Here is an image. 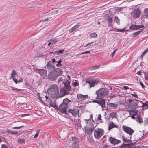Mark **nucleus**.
Listing matches in <instances>:
<instances>
[{
	"mask_svg": "<svg viewBox=\"0 0 148 148\" xmlns=\"http://www.w3.org/2000/svg\"><path fill=\"white\" fill-rule=\"evenodd\" d=\"M109 140L111 143L113 144H118L121 142V141L113 138L112 137H110L109 138Z\"/></svg>",
	"mask_w": 148,
	"mask_h": 148,
	"instance_id": "obj_16",
	"label": "nucleus"
},
{
	"mask_svg": "<svg viewBox=\"0 0 148 148\" xmlns=\"http://www.w3.org/2000/svg\"><path fill=\"white\" fill-rule=\"evenodd\" d=\"M90 51H86L84 52H81L80 53L81 54H89L90 53Z\"/></svg>",
	"mask_w": 148,
	"mask_h": 148,
	"instance_id": "obj_46",
	"label": "nucleus"
},
{
	"mask_svg": "<svg viewBox=\"0 0 148 148\" xmlns=\"http://www.w3.org/2000/svg\"><path fill=\"white\" fill-rule=\"evenodd\" d=\"M123 88L125 90H127L129 89V88L128 86H124L123 87Z\"/></svg>",
	"mask_w": 148,
	"mask_h": 148,
	"instance_id": "obj_54",
	"label": "nucleus"
},
{
	"mask_svg": "<svg viewBox=\"0 0 148 148\" xmlns=\"http://www.w3.org/2000/svg\"><path fill=\"white\" fill-rule=\"evenodd\" d=\"M99 66H95L92 67L91 70H93L98 69L99 68Z\"/></svg>",
	"mask_w": 148,
	"mask_h": 148,
	"instance_id": "obj_41",
	"label": "nucleus"
},
{
	"mask_svg": "<svg viewBox=\"0 0 148 148\" xmlns=\"http://www.w3.org/2000/svg\"><path fill=\"white\" fill-rule=\"evenodd\" d=\"M58 40L57 39H51L50 40V41L51 42V44H55L56 42Z\"/></svg>",
	"mask_w": 148,
	"mask_h": 148,
	"instance_id": "obj_39",
	"label": "nucleus"
},
{
	"mask_svg": "<svg viewBox=\"0 0 148 148\" xmlns=\"http://www.w3.org/2000/svg\"><path fill=\"white\" fill-rule=\"evenodd\" d=\"M93 128H89L86 130L87 134H91L93 132Z\"/></svg>",
	"mask_w": 148,
	"mask_h": 148,
	"instance_id": "obj_31",
	"label": "nucleus"
},
{
	"mask_svg": "<svg viewBox=\"0 0 148 148\" xmlns=\"http://www.w3.org/2000/svg\"><path fill=\"white\" fill-rule=\"evenodd\" d=\"M73 84L75 85V86H77L78 85V84L76 82H74Z\"/></svg>",
	"mask_w": 148,
	"mask_h": 148,
	"instance_id": "obj_58",
	"label": "nucleus"
},
{
	"mask_svg": "<svg viewBox=\"0 0 148 148\" xmlns=\"http://www.w3.org/2000/svg\"><path fill=\"white\" fill-rule=\"evenodd\" d=\"M53 71L56 72L57 75H58V76L61 75L63 72L62 70L59 68H57Z\"/></svg>",
	"mask_w": 148,
	"mask_h": 148,
	"instance_id": "obj_20",
	"label": "nucleus"
},
{
	"mask_svg": "<svg viewBox=\"0 0 148 148\" xmlns=\"http://www.w3.org/2000/svg\"><path fill=\"white\" fill-rule=\"evenodd\" d=\"M114 21L115 22H116L117 23L120 24V20L117 16H115L114 17Z\"/></svg>",
	"mask_w": 148,
	"mask_h": 148,
	"instance_id": "obj_35",
	"label": "nucleus"
},
{
	"mask_svg": "<svg viewBox=\"0 0 148 148\" xmlns=\"http://www.w3.org/2000/svg\"><path fill=\"white\" fill-rule=\"evenodd\" d=\"M23 127V126H19V127H13L12 128L13 129H18L21 128Z\"/></svg>",
	"mask_w": 148,
	"mask_h": 148,
	"instance_id": "obj_49",
	"label": "nucleus"
},
{
	"mask_svg": "<svg viewBox=\"0 0 148 148\" xmlns=\"http://www.w3.org/2000/svg\"><path fill=\"white\" fill-rule=\"evenodd\" d=\"M11 77L12 78L13 80V78H15L14 77L16 75H17V73L15 72L14 70H13L12 71V73L11 74Z\"/></svg>",
	"mask_w": 148,
	"mask_h": 148,
	"instance_id": "obj_32",
	"label": "nucleus"
},
{
	"mask_svg": "<svg viewBox=\"0 0 148 148\" xmlns=\"http://www.w3.org/2000/svg\"><path fill=\"white\" fill-rule=\"evenodd\" d=\"M39 131H40L39 130H38L37 131V133H36V134H35V136H34V137L35 138H36L38 136V134H39Z\"/></svg>",
	"mask_w": 148,
	"mask_h": 148,
	"instance_id": "obj_47",
	"label": "nucleus"
},
{
	"mask_svg": "<svg viewBox=\"0 0 148 148\" xmlns=\"http://www.w3.org/2000/svg\"><path fill=\"white\" fill-rule=\"evenodd\" d=\"M114 128H117L118 126L112 122V123H110L109 124L108 127V130H110Z\"/></svg>",
	"mask_w": 148,
	"mask_h": 148,
	"instance_id": "obj_21",
	"label": "nucleus"
},
{
	"mask_svg": "<svg viewBox=\"0 0 148 148\" xmlns=\"http://www.w3.org/2000/svg\"><path fill=\"white\" fill-rule=\"evenodd\" d=\"M109 93V91L106 89L103 88L99 89L96 91V98L101 99L103 97L108 95Z\"/></svg>",
	"mask_w": 148,
	"mask_h": 148,
	"instance_id": "obj_4",
	"label": "nucleus"
},
{
	"mask_svg": "<svg viewBox=\"0 0 148 148\" xmlns=\"http://www.w3.org/2000/svg\"><path fill=\"white\" fill-rule=\"evenodd\" d=\"M56 65L57 66H61L62 65L61 64H60L59 63H58Z\"/></svg>",
	"mask_w": 148,
	"mask_h": 148,
	"instance_id": "obj_63",
	"label": "nucleus"
},
{
	"mask_svg": "<svg viewBox=\"0 0 148 148\" xmlns=\"http://www.w3.org/2000/svg\"><path fill=\"white\" fill-rule=\"evenodd\" d=\"M11 88H12V90H15L16 91H19L21 90V89H17L15 87H11Z\"/></svg>",
	"mask_w": 148,
	"mask_h": 148,
	"instance_id": "obj_44",
	"label": "nucleus"
},
{
	"mask_svg": "<svg viewBox=\"0 0 148 148\" xmlns=\"http://www.w3.org/2000/svg\"><path fill=\"white\" fill-rule=\"evenodd\" d=\"M79 111V110L77 109H69L66 115L68 117H72L73 116L75 117L78 114Z\"/></svg>",
	"mask_w": 148,
	"mask_h": 148,
	"instance_id": "obj_6",
	"label": "nucleus"
},
{
	"mask_svg": "<svg viewBox=\"0 0 148 148\" xmlns=\"http://www.w3.org/2000/svg\"><path fill=\"white\" fill-rule=\"evenodd\" d=\"M48 92L54 98L58 97L59 95L58 86L56 84L50 85L48 90Z\"/></svg>",
	"mask_w": 148,
	"mask_h": 148,
	"instance_id": "obj_2",
	"label": "nucleus"
},
{
	"mask_svg": "<svg viewBox=\"0 0 148 148\" xmlns=\"http://www.w3.org/2000/svg\"><path fill=\"white\" fill-rule=\"evenodd\" d=\"M90 37L95 38L97 37V35L95 33H92L89 35Z\"/></svg>",
	"mask_w": 148,
	"mask_h": 148,
	"instance_id": "obj_36",
	"label": "nucleus"
},
{
	"mask_svg": "<svg viewBox=\"0 0 148 148\" xmlns=\"http://www.w3.org/2000/svg\"><path fill=\"white\" fill-rule=\"evenodd\" d=\"M77 96L78 99L79 101L84 100L88 97V95H82L81 94H77Z\"/></svg>",
	"mask_w": 148,
	"mask_h": 148,
	"instance_id": "obj_15",
	"label": "nucleus"
},
{
	"mask_svg": "<svg viewBox=\"0 0 148 148\" xmlns=\"http://www.w3.org/2000/svg\"><path fill=\"white\" fill-rule=\"evenodd\" d=\"M64 51V50H60L59 51H56L55 53H54L56 54L57 55H59L60 53H63V52Z\"/></svg>",
	"mask_w": 148,
	"mask_h": 148,
	"instance_id": "obj_37",
	"label": "nucleus"
},
{
	"mask_svg": "<svg viewBox=\"0 0 148 148\" xmlns=\"http://www.w3.org/2000/svg\"><path fill=\"white\" fill-rule=\"evenodd\" d=\"M69 144L67 143L72 148H79V141L78 139L75 137H72L70 138Z\"/></svg>",
	"mask_w": 148,
	"mask_h": 148,
	"instance_id": "obj_5",
	"label": "nucleus"
},
{
	"mask_svg": "<svg viewBox=\"0 0 148 148\" xmlns=\"http://www.w3.org/2000/svg\"><path fill=\"white\" fill-rule=\"evenodd\" d=\"M131 14L134 18H138L140 16V10L138 8L135 9L132 12Z\"/></svg>",
	"mask_w": 148,
	"mask_h": 148,
	"instance_id": "obj_9",
	"label": "nucleus"
},
{
	"mask_svg": "<svg viewBox=\"0 0 148 148\" xmlns=\"http://www.w3.org/2000/svg\"><path fill=\"white\" fill-rule=\"evenodd\" d=\"M98 82V81L95 79H88L86 81V83L88 84L90 88L94 86L95 85L97 84Z\"/></svg>",
	"mask_w": 148,
	"mask_h": 148,
	"instance_id": "obj_13",
	"label": "nucleus"
},
{
	"mask_svg": "<svg viewBox=\"0 0 148 148\" xmlns=\"http://www.w3.org/2000/svg\"><path fill=\"white\" fill-rule=\"evenodd\" d=\"M105 101L104 99H101L99 100L98 103V104L100 105L103 108L105 107Z\"/></svg>",
	"mask_w": 148,
	"mask_h": 148,
	"instance_id": "obj_23",
	"label": "nucleus"
},
{
	"mask_svg": "<svg viewBox=\"0 0 148 148\" xmlns=\"http://www.w3.org/2000/svg\"><path fill=\"white\" fill-rule=\"evenodd\" d=\"M52 60L53 62V63H54L55 62H56V59L54 58H53L52 59Z\"/></svg>",
	"mask_w": 148,
	"mask_h": 148,
	"instance_id": "obj_62",
	"label": "nucleus"
},
{
	"mask_svg": "<svg viewBox=\"0 0 148 148\" xmlns=\"http://www.w3.org/2000/svg\"><path fill=\"white\" fill-rule=\"evenodd\" d=\"M47 71L45 70L41 69L39 71V73L42 76H45L46 75Z\"/></svg>",
	"mask_w": 148,
	"mask_h": 148,
	"instance_id": "obj_24",
	"label": "nucleus"
},
{
	"mask_svg": "<svg viewBox=\"0 0 148 148\" xmlns=\"http://www.w3.org/2000/svg\"><path fill=\"white\" fill-rule=\"evenodd\" d=\"M131 95H132L134 97H135L136 98H138V96L136 94H131Z\"/></svg>",
	"mask_w": 148,
	"mask_h": 148,
	"instance_id": "obj_52",
	"label": "nucleus"
},
{
	"mask_svg": "<svg viewBox=\"0 0 148 148\" xmlns=\"http://www.w3.org/2000/svg\"><path fill=\"white\" fill-rule=\"evenodd\" d=\"M99 101V100H95L93 101V102H96V103H97L98 104Z\"/></svg>",
	"mask_w": 148,
	"mask_h": 148,
	"instance_id": "obj_60",
	"label": "nucleus"
},
{
	"mask_svg": "<svg viewBox=\"0 0 148 148\" xmlns=\"http://www.w3.org/2000/svg\"><path fill=\"white\" fill-rule=\"evenodd\" d=\"M122 129L124 131L131 136L134 132V130L131 128L127 127L124 125L122 126Z\"/></svg>",
	"mask_w": 148,
	"mask_h": 148,
	"instance_id": "obj_11",
	"label": "nucleus"
},
{
	"mask_svg": "<svg viewBox=\"0 0 148 148\" xmlns=\"http://www.w3.org/2000/svg\"><path fill=\"white\" fill-rule=\"evenodd\" d=\"M114 31L117 32H123L125 31L124 30V29H119L116 28H115L114 29Z\"/></svg>",
	"mask_w": 148,
	"mask_h": 148,
	"instance_id": "obj_43",
	"label": "nucleus"
},
{
	"mask_svg": "<svg viewBox=\"0 0 148 148\" xmlns=\"http://www.w3.org/2000/svg\"><path fill=\"white\" fill-rule=\"evenodd\" d=\"M144 27L143 25H132L130 27V29L131 30H138L140 28H142Z\"/></svg>",
	"mask_w": 148,
	"mask_h": 148,
	"instance_id": "obj_14",
	"label": "nucleus"
},
{
	"mask_svg": "<svg viewBox=\"0 0 148 148\" xmlns=\"http://www.w3.org/2000/svg\"><path fill=\"white\" fill-rule=\"evenodd\" d=\"M108 105L109 108L111 109H116L118 106L117 104L112 103L108 104Z\"/></svg>",
	"mask_w": 148,
	"mask_h": 148,
	"instance_id": "obj_18",
	"label": "nucleus"
},
{
	"mask_svg": "<svg viewBox=\"0 0 148 148\" xmlns=\"http://www.w3.org/2000/svg\"><path fill=\"white\" fill-rule=\"evenodd\" d=\"M117 51V49L115 50L111 54V56H112V57L114 56V54H115V52Z\"/></svg>",
	"mask_w": 148,
	"mask_h": 148,
	"instance_id": "obj_51",
	"label": "nucleus"
},
{
	"mask_svg": "<svg viewBox=\"0 0 148 148\" xmlns=\"http://www.w3.org/2000/svg\"><path fill=\"white\" fill-rule=\"evenodd\" d=\"M41 69H34V71L36 72H37L39 73V71H40Z\"/></svg>",
	"mask_w": 148,
	"mask_h": 148,
	"instance_id": "obj_53",
	"label": "nucleus"
},
{
	"mask_svg": "<svg viewBox=\"0 0 148 148\" xmlns=\"http://www.w3.org/2000/svg\"><path fill=\"white\" fill-rule=\"evenodd\" d=\"M51 107H53L55 108H57V106L56 105V104L55 102H52L51 101L49 103Z\"/></svg>",
	"mask_w": 148,
	"mask_h": 148,
	"instance_id": "obj_30",
	"label": "nucleus"
},
{
	"mask_svg": "<svg viewBox=\"0 0 148 148\" xmlns=\"http://www.w3.org/2000/svg\"><path fill=\"white\" fill-rule=\"evenodd\" d=\"M116 97V95H113V96H111L110 97V100L111 99L115 97Z\"/></svg>",
	"mask_w": 148,
	"mask_h": 148,
	"instance_id": "obj_59",
	"label": "nucleus"
},
{
	"mask_svg": "<svg viewBox=\"0 0 148 148\" xmlns=\"http://www.w3.org/2000/svg\"><path fill=\"white\" fill-rule=\"evenodd\" d=\"M18 142L20 144H24L25 143V141L24 139L23 138H19L18 140Z\"/></svg>",
	"mask_w": 148,
	"mask_h": 148,
	"instance_id": "obj_34",
	"label": "nucleus"
},
{
	"mask_svg": "<svg viewBox=\"0 0 148 148\" xmlns=\"http://www.w3.org/2000/svg\"><path fill=\"white\" fill-rule=\"evenodd\" d=\"M148 48L145 50L141 56V57H143L145 54L148 51Z\"/></svg>",
	"mask_w": 148,
	"mask_h": 148,
	"instance_id": "obj_45",
	"label": "nucleus"
},
{
	"mask_svg": "<svg viewBox=\"0 0 148 148\" xmlns=\"http://www.w3.org/2000/svg\"><path fill=\"white\" fill-rule=\"evenodd\" d=\"M104 18L106 21L108 23V26L111 27L112 28H113V20L111 17L107 14L104 16ZM113 29H112L110 30L111 31Z\"/></svg>",
	"mask_w": 148,
	"mask_h": 148,
	"instance_id": "obj_10",
	"label": "nucleus"
},
{
	"mask_svg": "<svg viewBox=\"0 0 148 148\" xmlns=\"http://www.w3.org/2000/svg\"><path fill=\"white\" fill-rule=\"evenodd\" d=\"M143 105L144 106H145L146 107H147V108L148 109V104H146L145 103H143Z\"/></svg>",
	"mask_w": 148,
	"mask_h": 148,
	"instance_id": "obj_61",
	"label": "nucleus"
},
{
	"mask_svg": "<svg viewBox=\"0 0 148 148\" xmlns=\"http://www.w3.org/2000/svg\"><path fill=\"white\" fill-rule=\"evenodd\" d=\"M142 32V31H139L136 32L133 34L132 37L133 38L136 37L137 36L140 34Z\"/></svg>",
	"mask_w": 148,
	"mask_h": 148,
	"instance_id": "obj_25",
	"label": "nucleus"
},
{
	"mask_svg": "<svg viewBox=\"0 0 148 148\" xmlns=\"http://www.w3.org/2000/svg\"><path fill=\"white\" fill-rule=\"evenodd\" d=\"M71 101V100H69L68 99L66 98L63 100V103H62L64 105H66L68 107V105Z\"/></svg>",
	"mask_w": 148,
	"mask_h": 148,
	"instance_id": "obj_22",
	"label": "nucleus"
},
{
	"mask_svg": "<svg viewBox=\"0 0 148 148\" xmlns=\"http://www.w3.org/2000/svg\"><path fill=\"white\" fill-rule=\"evenodd\" d=\"M103 130L101 129H97L94 131V136L97 139L100 138L104 134Z\"/></svg>",
	"mask_w": 148,
	"mask_h": 148,
	"instance_id": "obj_7",
	"label": "nucleus"
},
{
	"mask_svg": "<svg viewBox=\"0 0 148 148\" xmlns=\"http://www.w3.org/2000/svg\"><path fill=\"white\" fill-rule=\"evenodd\" d=\"M140 84L142 86V87L143 88H144L145 87V86L144 85L140 82Z\"/></svg>",
	"mask_w": 148,
	"mask_h": 148,
	"instance_id": "obj_55",
	"label": "nucleus"
},
{
	"mask_svg": "<svg viewBox=\"0 0 148 148\" xmlns=\"http://www.w3.org/2000/svg\"><path fill=\"white\" fill-rule=\"evenodd\" d=\"M47 68L48 69H49L50 68L52 69V66L51 65V62H48L47 65Z\"/></svg>",
	"mask_w": 148,
	"mask_h": 148,
	"instance_id": "obj_38",
	"label": "nucleus"
},
{
	"mask_svg": "<svg viewBox=\"0 0 148 148\" xmlns=\"http://www.w3.org/2000/svg\"><path fill=\"white\" fill-rule=\"evenodd\" d=\"M136 120L137 122H139V123H142L143 122V121L141 118V117L140 115H138L137 116V117L136 118Z\"/></svg>",
	"mask_w": 148,
	"mask_h": 148,
	"instance_id": "obj_27",
	"label": "nucleus"
},
{
	"mask_svg": "<svg viewBox=\"0 0 148 148\" xmlns=\"http://www.w3.org/2000/svg\"><path fill=\"white\" fill-rule=\"evenodd\" d=\"M80 26V23H78L69 29V31L70 33H72L76 29L78 28Z\"/></svg>",
	"mask_w": 148,
	"mask_h": 148,
	"instance_id": "obj_19",
	"label": "nucleus"
},
{
	"mask_svg": "<svg viewBox=\"0 0 148 148\" xmlns=\"http://www.w3.org/2000/svg\"><path fill=\"white\" fill-rule=\"evenodd\" d=\"M138 102L136 99H129L128 101L125 105V108L129 110L133 109L138 105Z\"/></svg>",
	"mask_w": 148,
	"mask_h": 148,
	"instance_id": "obj_3",
	"label": "nucleus"
},
{
	"mask_svg": "<svg viewBox=\"0 0 148 148\" xmlns=\"http://www.w3.org/2000/svg\"><path fill=\"white\" fill-rule=\"evenodd\" d=\"M97 119L98 120H100V121L101 120V114H99L98 115Z\"/></svg>",
	"mask_w": 148,
	"mask_h": 148,
	"instance_id": "obj_50",
	"label": "nucleus"
},
{
	"mask_svg": "<svg viewBox=\"0 0 148 148\" xmlns=\"http://www.w3.org/2000/svg\"><path fill=\"white\" fill-rule=\"evenodd\" d=\"M141 72L140 71H139L137 72V74L140 75H141Z\"/></svg>",
	"mask_w": 148,
	"mask_h": 148,
	"instance_id": "obj_64",
	"label": "nucleus"
},
{
	"mask_svg": "<svg viewBox=\"0 0 148 148\" xmlns=\"http://www.w3.org/2000/svg\"><path fill=\"white\" fill-rule=\"evenodd\" d=\"M58 85H59L60 83L61 82H62V83L63 84V79H62V77H60L58 79Z\"/></svg>",
	"mask_w": 148,
	"mask_h": 148,
	"instance_id": "obj_40",
	"label": "nucleus"
},
{
	"mask_svg": "<svg viewBox=\"0 0 148 148\" xmlns=\"http://www.w3.org/2000/svg\"><path fill=\"white\" fill-rule=\"evenodd\" d=\"M144 122L145 123L148 124V118H146L145 120L144 121Z\"/></svg>",
	"mask_w": 148,
	"mask_h": 148,
	"instance_id": "obj_57",
	"label": "nucleus"
},
{
	"mask_svg": "<svg viewBox=\"0 0 148 148\" xmlns=\"http://www.w3.org/2000/svg\"><path fill=\"white\" fill-rule=\"evenodd\" d=\"M130 115H135L136 114L137 112L136 110L129 111Z\"/></svg>",
	"mask_w": 148,
	"mask_h": 148,
	"instance_id": "obj_29",
	"label": "nucleus"
},
{
	"mask_svg": "<svg viewBox=\"0 0 148 148\" xmlns=\"http://www.w3.org/2000/svg\"><path fill=\"white\" fill-rule=\"evenodd\" d=\"M11 132L12 134H18V132L16 131Z\"/></svg>",
	"mask_w": 148,
	"mask_h": 148,
	"instance_id": "obj_56",
	"label": "nucleus"
},
{
	"mask_svg": "<svg viewBox=\"0 0 148 148\" xmlns=\"http://www.w3.org/2000/svg\"><path fill=\"white\" fill-rule=\"evenodd\" d=\"M58 76L57 75L56 72L53 71H51L47 76V79L53 81L56 80Z\"/></svg>",
	"mask_w": 148,
	"mask_h": 148,
	"instance_id": "obj_8",
	"label": "nucleus"
},
{
	"mask_svg": "<svg viewBox=\"0 0 148 148\" xmlns=\"http://www.w3.org/2000/svg\"><path fill=\"white\" fill-rule=\"evenodd\" d=\"M13 81L15 82V83L16 84L18 83H20L21 82H22L23 81V79L21 78H20L19 80H18L17 79H16L15 78H13Z\"/></svg>",
	"mask_w": 148,
	"mask_h": 148,
	"instance_id": "obj_28",
	"label": "nucleus"
},
{
	"mask_svg": "<svg viewBox=\"0 0 148 148\" xmlns=\"http://www.w3.org/2000/svg\"><path fill=\"white\" fill-rule=\"evenodd\" d=\"M143 17L145 19L148 18V8H145L144 10Z\"/></svg>",
	"mask_w": 148,
	"mask_h": 148,
	"instance_id": "obj_17",
	"label": "nucleus"
},
{
	"mask_svg": "<svg viewBox=\"0 0 148 148\" xmlns=\"http://www.w3.org/2000/svg\"><path fill=\"white\" fill-rule=\"evenodd\" d=\"M67 108L68 107L66 105H64L62 103L60 106L58 110L62 113H65L66 114L67 112L66 111Z\"/></svg>",
	"mask_w": 148,
	"mask_h": 148,
	"instance_id": "obj_12",
	"label": "nucleus"
},
{
	"mask_svg": "<svg viewBox=\"0 0 148 148\" xmlns=\"http://www.w3.org/2000/svg\"><path fill=\"white\" fill-rule=\"evenodd\" d=\"M110 117L113 118H116L117 116V114L116 112H113L111 113L110 114Z\"/></svg>",
	"mask_w": 148,
	"mask_h": 148,
	"instance_id": "obj_33",
	"label": "nucleus"
},
{
	"mask_svg": "<svg viewBox=\"0 0 148 148\" xmlns=\"http://www.w3.org/2000/svg\"><path fill=\"white\" fill-rule=\"evenodd\" d=\"M131 138V136L130 137V139H127L126 138L123 136V141L125 143L131 142L132 141H130V139Z\"/></svg>",
	"mask_w": 148,
	"mask_h": 148,
	"instance_id": "obj_26",
	"label": "nucleus"
},
{
	"mask_svg": "<svg viewBox=\"0 0 148 148\" xmlns=\"http://www.w3.org/2000/svg\"><path fill=\"white\" fill-rule=\"evenodd\" d=\"M70 82H71L68 80L65 81L64 82V86L60 89L58 97H61L69 93L71 89Z\"/></svg>",
	"mask_w": 148,
	"mask_h": 148,
	"instance_id": "obj_1",
	"label": "nucleus"
},
{
	"mask_svg": "<svg viewBox=\"0 0 148 148\" xmlns=\"http://www.w3.org/2000/svg\"><path fill=\"white\" fill-rule=\"evenodd\" d=\"M128 146V145L127 144H125L124 143H123L122 145H121L120 146V147L121 148H126Z\"/></svg>",
	"mask_w": 148,
	"mask_h": 148,
	"instance_id": "obj_42",
	"label": "nucleus"
},
{
	"mask_svg": "<svg viewBox=\"0 0 148 148\" xmlns=\"http://www.w3.org/2000/svg\"><path fill=\"white\" fill-rule=\"evenodd\" d=\"M1 148H8V146L5 144H2L1 146Z\"/></svg>",
	"mask_w": 148,
	"mask_h": 148,
	"instance_id": "obj_48",
	"label": "nucleus"
}]
</instances>
